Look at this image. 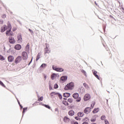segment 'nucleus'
I'll return each instance as SVG.
<instances>
[{
  "label": "nucleus",
  "instance_id": "f257e3e1",
  "mask_svg": "<svg viewBox=\"0 0 124 124\" xmlns=\"http://www.w3.org/2000/svg\"><path fill=\"white\" fill-rule=\"evenodd\" d=\"M8 30L6 32V34L7 36H12L13 35V32L11 31V29H12V27L11 26V24L10 23L8 24Z\"/></svg>",
  "mask_w": 124,
  "mask_h": 124
},
{
  "label": "nucleus",
  "instance_id": "f03ea898",
  "mask_svg": "<svg viewBox=\"0 0 124 124\" xmlns=\"http://www.w3.org/2000/svg\"><path fill=\"white\" fill-rule=\"evenodd\" d=\"M74 89V83L70 82V83L67 84L65 87L64 90L65 91H68V90H73Z\"/></svg>",
  "mask_w": 124,
  "mask_h": 124
},
{
  "label": "nucleus",
  "instance_id": "7ed1b4c3",
  "mask_svg": "<svg viewBox=\"0 0 124 124\" xmlns=\"http://www.w3.org/2000/svg\"><path fill=\"white\" fill-rule=\"evenodd\" d=\"M73 97L76 99L77 102H80L81 101V97H79V93H76L73 94Z\"/></svg>",
  "mask_w": 124,
  "mask_h": 124
},
{
  "label": "nucleus",
  "instance_id": "20e7f679",
  "mask_svg": "<svg viewBox=\"0 0 124 124\" xmlns=\"http://www.w3.org/2000/svg\"><path fill=\"white\" fill-rule=\"evenodd\" d=\"M8 24H7V26L5 25H3L1 28L0 30L1 32H4L5 31H8Z\"/></svg>",
  "mask_w": 124,
  "mask_h": 124
},
{
  "label": "nucleus",
  "instance_id": "39448f33",
  "mask_svg": "<svg viewBox=\"0 0 124 124\" xmlns=\"http://www.w3.org/2000/svg\"><path fill=\"white\" fill-rule=\"evenodd\" d=\"M52 69L53 70H55V71H57L58 72H62L63 71V69L62 68H58L57 67L52 66Z\"/></svg>",
  "mask_w": 124,
  "mask_h": 124
},
{
  "label": "nucleus",
  "instance_id": "423d86ee",
  "mask_svg": "<svg viewBox=\"0 0 124 124\" xmlns=\"http://www.w3.org/2000/svg\"><path fill=\"white\" fill-rule=\"evenodd\" d=\"M21 56L23 58V60L28 59V53H27V52L23 51L21 54Z\"/></svg>",
  "mask_w": 124,
  "mask_h": 124
},
{
  "label": "nucleus",
  "instance_id": "0eeeda50",
  "mask_svg": "<svg viewBox=\"0 0 124 124\" xmlns=\"http://www.w3.org/2000/svg\"><path fill=\"white\" fill-rule=\"evenodd\" d=\"M18 43H22L23 42V39L22 38V35L18 34L17 36Z\"/></svg>",
  "mask_w": 124,
  "mask_h": 124
},
{
  "label": "nucleus",
  "instance_id": "6e6552de",
  "mask_svg": "<svg viewBox=\"0 0 124 124\" xmlns=\"http://www.w3.org/2000/svg\"><path fill=\"white\" fill-rule=\"evenodd\" d=\"M91 99V95L89 93H87L85 95L84 97V101H87Z\"/></svg>",
  "mask_w": 124,
  "mask_h": 124
},
{
  "label": "nucleus",
  "instance_id": "1a4fd4ad",
  "mask_svg": "<svg viewBox=\"0 0 124 124\" xmlns=\"http://www.w3.org/2000/svg\"><path fill=\"white\" fill-rule=\"evenodd\" d=\"M8 61L9 62H14V57L12 55H10L8 57Z\"/></svg>",
  "mask_w": 124,
  "mask_h": 124
},
{
  "label": "nucleus",
  "instance_id": "9d476101",
  "mask_svg": "<svg viewBox=\"0 0 124 124\" xmlns=\"http://www.w3.org/2000/svg\"><path fill=\"white\" fill-rule=\"evenodd\" d=\"M9 42H10L11 44H14L16 41L13 37H10L9 38Z\"/></svg>",
  "mask_w": 124,
  "mask_h": 124
},
{
  "label": "nucleus",
  "instance_id": "9b49d317",
  "mask_svg": "<svg viewBox=\"0 0 124 124\" xmlns=\"http://www.w3.org/2000/svg\"><path fill=\"white\" fill-rule=\"evenodd\" d=\"M45 55H46V54H50L51 53V50H50V49L48 48V46H46L44 50Z\"/></svg>",
  "mask_w": 124,
  "mask_h": 124
},
{
  "label": "nucleus",
  "instance_id": "f8f14e48",
  "mask_svg": "<svg viewBox=\"0 0 124 124\" xmlns=\"http://www.w3.org/2000/svg\"><path fill=\"white\" fill-rule=\"evenodd\" d=\"M22 61V57L18 56L15 60V63H18Z\"/></svg>",
  "mask_w": 124,
  "mask_h": 124
},
{
  "label": "nucleus",
  "instance_id": "ddd939ff",
  "mask_svg": "<svg viewBox=\"0 0 124 124\" xmlns=\"http://www.w3.org/2000/svg\"><path fill=\"white\" fill-rule=\"evenodd\" d=\"M63 121L64 123H69L70 121V119H69V118L66 117V116H65L64 117L63 119Z\"/></svg>",
  "mask_w": 124,
  "mask_h": 124
},
{
  "label": "nucleus",
  "instance_id": "4468645a",
  "mask_svg": "<svg viewBox=\"0 0 124 124\" xmlns=\"http://www.w3.org/2000/svg\"><path fill=\"white\" fill-rule=\"evenodd\" d=\"M22 46L20 45L17 44L15 46V49L16 50H21Z\"/></svg>",
  "mask_w": 124,
  "mask_h": 124
},
{
  "label": "nucleus",
  "instance_id": "2eb2a0df",
  "mask_svg": "<svg viewBox=\"0 0 124 124\" xmlns=\"http://www.w3.org/2000/svg\"><path fill=\"white\" fill-rule=\"evenodd\" d=\"M91 112V108H86L84 109V113L85 114H89Z\"/></svg>",
  "mask_w": 124,
  "mask_h": 124
},
{
  "label": "nucleus",
  "instance_id": "dca6fc26",
  "mask_svg": "<svg viewBox=\"0 0 124 124\" xmlns=\"http://www.w3.org/2000/svg\"><path fill=\"white\" fill-rule=\"evenodd\" d=\"M93 74L95 76V77H96V78H97V79L99 80V76H98V75H97V71H94L93 72Z\"/></svg>",
  "mask_w": 124,
  "mask_h": 124
},
{
  "label": "nucleus",
  "instance_id": "f3484780",
  "mask_svg": "<svg viewBox=\"0 0 124 124\" xmlns=\"http://www.w3.org/2000/svg\"><path fill=\"white\" fill-rule=\"evenodd\" d=\"M61 81L62 82H64V81H66L67 80V76H62L61 78L60 79Z\"/></svg>",
  "mask_w": 124,
  "mask_h": 124
},
{
  "label": "nucleus",
  "instance_id": "a211bd4d",
  "mask_svg": "<svg viewBox=\"0 0 124 124\" xmlns=\"http://www.w3.org/2000/svg\"><path fill=\"white\" fill-rule=\"evenodd\" d=\"M25 51H26V52H29L30 51V44L29 43H28L27 45V46H26Z\"/></svg>",
  "mask_w": 124,
  "mask_h": 124
},
{
  "label": "nucleus",
  "instance_id": "6ab92c4d",
  "mask_svg": "<svg viewBox=\"0 0 124 124\" xmlns=\"http://www.w3.org/2000/svg\"><path fill=\"white\" fill-rule=\"evenodd\" d=\"M68 114L71 117H72V116L74 115V111L71 110L69 111Z\"/></svg>",
  "mask_w": 124,
  "mask_h": 124
},
{
  "label": "nucleus",
  "instance_id": "aec40b11",
  "mask_svg": "<svg viewBox=\"0 0 124 124\" xmlns=\"http://www.w3.org/2000/svg\"><path fill=\"white\" fill-rule=\"evenodd\" d=\"M57 75L56 74H52L51 77V78L52 80H54L55 78H56Z\"/></svg>",
  "mask_w": 124,
  "mask_h": 124
},
{
  "label": "nucleus",
  "instance_id": "412c9836",
  "mask_svg": "<svg viewBox=\"0 0 124 124\" xmlns=\"http://www.w3.org/2000/svg\"><path fill=\"white\" fill-rule=\"evenodd\" d=\"M63 96H64V97H69L70 96V94L68 93H64Z\"/></svg>",
  "mask_w": 124,
  "mask_h": 124
},
{
  "label": "nucleus",
  "instance_id": "4be33fe9",
  "mask_svg": "<svg viewBox=\"0 0 124 124\" xmlns=\"http://www.w3.org/2000/svg\"><path fill=\"white\" fill-rule=\"evenodd\" d=\"M78 117H83V116H84V113L79 112L78 113Z\"/></svg>",
  "mask_w": 124,
  "mask_h": 124
},
{
  "label": "nucleus",
  "instance_id": "5701e85b",
  "mask_svg": "<svg viewBox=\"0 0 124 124\" xmlns=\"http://www.w3.org/2000/svg\"><path fill=\"white\" fill-rule=\"evenodd\" d=\"M98 111H99V108H95L93 111V113L94 114H95V113H97V112H98Z\"/></svg>",
  "mask_w": 124,
  "mask_h": 124
},
{
  "label": "nucleus",
  "instance_id": "b1692460",
  "mask_svg": "<svg viewBox=\"0 0 124 124\" xmlns=\"http://www.w3.org/2000/svg\"><path fill=\"white\" fill-rule=\"evenodd\" d=\"M46 66H47V64H46V63H43V64L41 65L40 67H41V68H43V69H44V68H45L46 67Z\"/></svg>",
  "mask_w": 124,
  "mask_h": 124
},
{
  "label": "nucleus",
  "instance_id": "393cba45",
  "mask_svg": "<svg viewBox=\"0 0 124 124\" xmlns=\"http://www.w3.org/2000/svg\"><path fill=\"white\" fill-rule=\"evenodd\" d=\"M41 55L40 54V53H38L37 55V56L36 58V61L37 62V61H38L40 59V56Z\"/></svg>",
  "mask_w": 124,
  "mask_h": 124
},
{
  "label": "nucleus",
  "instance_id": "a878e982",
  "mask_svg": "<svg viewBox=\"0 0 124 124\" xmlns=\"http://www.w3.org/2000/svg\"><path fill=\"white\" fill-rule=\"evenodd\" d=\"M57 94H58V93H56V92H52L50 93V96L52 97L54 95H57Z\"/></svg>",
  "mask_w": 124,
  "mask_h": 124
},
{
  "label": "nucleus",
  "instance_id": "bb28decb",
  "mask_svg": "<svg viewBox=\"0 0 124 124\" xmlns=\"http://www.w3.org/2000/svg\"><path fill=\"white\" fill-rule=\"evenodd\" d=\"M83 86L84 87H85V88H86V89H89L90 88V87H89V85L86 83H83Z\"/></svg>",
  "mask_w": 124,
  "mask_h": 124
},
{
  "label": "nucleus",
  "instance_id": "cd10ccee",
  "mask_svg": "<svg viewBox=\"0 0 124 124\" xmlns=\"http://www.w3.org/2000/svg\"><path fill=\"white\" fill-rule=\"evenodd\" d=\"M83 122H90V119L88 117H85L83 119Z\"/></svg>",
  "mask_w": 124,
  "mask_h": 124
},
{
  "label": "nucleus",
  "instance_id": "c85d7f7f",
  "mask_svg": "<svg viewBox=\"0 0 124 124\" xmlns=\"http://www.w3.org/2000/svg\"><path fill=\"white\" fill-rule=\"evenodd\" d=\"M5 58L2 55H0V61H4Z\"/></svg>",
  "mask_w": 124,
  "mask_h": 124
},
{
  "label": "nucleus",
  "instance_id": "c756f323",
  "mask_svg": "<svg viewBox=\"0 0 124 124\" xmlns=\"http://www.w3.org/2000/svg\"><path fill=\"white\" fill-rule=\"evenodd\" d=\"M62 103L63 104H64V105H65L66 106H68V103L67 102V101H63Z\"/></svg>",
  "mask_w": 124,
  "mask_h": 124
},
{
  "label": "nucleus",
  "instance_id": "7c9ffc66",
  "mask_svg": "<svg viewBox=\"0 0 124 124\" xmlns=\"http://www.w3.org/2000/svg\"><path fill=\"white\" fill-rule=\"evenodd\" d=\"M57 95H58L60 99H62V94H60V93H57Z\"/></svg>",
  "mask_w": 124,
  "mask_h": 124
},
{
  "label": "nucleus",
  "instance_id": "2f4dec72",
  "mask_svg": "<svg viewBox=\"0 0 124 124\" xmlns=\"http://www.w3.org/2000/svg\"><path fill=\"white\" fill-rule=\"evenodd\" d=\"M67 101L69 103H72V102H73V99H72V98H69V99H68Z\"/></svg>",
  "mask_w": 124,
  "mask_h": 124
},
{
  "label": "nucleus",
  "instance_id": "473e14b6",
  "mask_svg": "<svg viewBox=\"0 0 124 124\" xmlns=\"http://www.w3.org/2000/svg\"><path fill=\"white\" fill-rule=\"evenodd\" d=\"M94 105H95V102H92V104L91 105V108L93 109V107H94Z\"/></svg>",
  "mask_w": 124,
  "mask_h": 124
},
{
  "label": "nucleus",
  "instance_id": "72a5a7b5",
  "mask_svg": "<svg viewBox=\"0 0 124 124\" xmlns=\"http://www.w3.org/2000/svg\"><path fill=\"white\" fill-rule=\"evenodd\" d=\"M0 85L2 86V87H3L4 88H5V85L4 84H3V82H2L1 81H0Z\"/></svg>",
  "mask_w": 124,
  "mask_h": 124
},
{
  "label": "nucleus",
  "instance_id": "f704fd0d",
  "mask_svg": "<svg viewBox=\"0 0 124 124\" xmlns=\"http://www.w3.org/2000/svg\"><path fill=\"white\" fill-rule=\"evenodd\" d=\"M96 121V118L95 117H93L91 119V122H95Z\"/></svg>",
  "mask_w": 124,
  "mask_h": 124
},
{
  "label": "nucleus",
  "instance_id": "c9c22d12",
  "mask_svg": "<svg viewBox=\"0 0 124 124\" xmlns=\"http://www.w3.org/2000/svg\"><path fill=\"white\" fill-rule=\"evenodd\" d=\"M43 100V96H41L38 99V101H42Z\"/></svg>",
  "mask_w": 124,
  "mask_h": 124
},
{
  "label": "nucleus",
  "instance_id": "e433bc0d",
  "mask_svg": "<svg viewBox=\"0 0 124 124\" xmlns=\"http://www.w3.org/2000/svg\"><path fill=\"white\" fill-rule=\"evenodd\" d=\"M27 110H28V108H24L23 109V114H24V113H25V112H26V111H27Z\"/></svg>",
  "mask_w": 124,
  "mask_h": 124
},
{
  "label": "nucleus",
  "instance_id": "4c0bfd02",
  "mask_svg": "<svg viewBox=\"0 0 124 124\" xmlns=\"http://www.w3.org/2000/svg\"><path fill=\"white\" fill-rule=\"evenodd\" d=\"M54 89H58V88H59V85H58L57 84H54Z\"/></svg>",
  "mask_w": 124,
  "mask_h": 124
},
{
  "label": "nucleus",
  "instance_id": "58836bf2",
  "mask_svg": "<svg viewBox=\"0 0 124 124\" xmlns=\"http://www.w3.org/2000/svg\"><path fill=\"white\" fill-rule=\"evenodd\" d=\"M105 118H106V117L105 116H102L101 117V120L103 121L104 120H105Z\"/></svg>",
  "mask_w": 124,
  "mask_h": 124
},
{
  "label": "nucleus",
  "instance_id": "ea45409f",
  "mask_svg": "<svg viewBox=\"0 0 124 124\" xmlns=\"http://www.w3.org/2000/svg\"><path fill=\"white\" fill-rule=\"evenodd\" d=\"M1 17L2 18H3V19H5V18H6V15L3 14V15H2Z\"/></svg>",
  "mask_w": 124,
  "mask_h": 124
},
{
  "label": "nucleus",
  "instance_id": "a19ab883",
  "mask_svg": "<svg viewBox=\"0 0 124 124\" xmlns=\"http://www.w3.org/2000/svg\"><path fill=\"white\" fill-rule=\"evenodd\" d=\"M29 31H30V32L31 33V34H33V31H32V30H31L30 29H29Z\"/></svg>",
  "mask_w": 124,
  "mask_h": 124
},
{
  "label": "nucleus",
  "instance_id": "79ce46f5",
  "mask_svg": "<svg viewBox=\"0 0 124 124\" xmlns=\"http://www.w3.org/2000/svg\"><path fill=\"white\" fill-rule=\"evenodd\" d=\"M75 119H76V120H77V121H80V120H81V119H80V118H79L78 117H76L75 118Z\"/></svg>",
  "mask_w": 124,
  "mask_h": 124
},
{
  "label": "nucleus",
  "instance_id": "37998d69",
  "mask_svg": "<svg viewBox=\"0 0 124 124\" xmlns=\"http://www.w3.org/2000/svg\"><path fill=\"white\" fill-rule=\"evenodd\" d=\"M17 30V28L16 27H13V31H15Z\"/></svg>",
  "mask_w": 124,
  "mask_h": 124
},
{
  "label": "nucleus",
  "instance_id": "c03bdc74",
  "mask_svg": "<svg viewBox=\"0 0 124 124\" xmlns=\"http://www.w3.org/2000/svg\"><path fill=\"white\" fill-rule=\"evenodd\" d=\"M105 124H109V122H108V120H105Z\"/></svg>",
  "mask_w": 124,
  "mask_h": 124
},
{
  "label": "nucleus",
  "instance_id": "a18cd8bd",
  "mask_svg": "<svg viewBox=\"0 0 124 124\" xmlns=\"http://www.w3.org/2000/svg\"><path fill=\"white\" fill-rule=\"evenodd\" d=\"M45 106L46 107V108H47L48 109H50V106L49 105H45Z\"/></svg>",
  "mask_w": 124,
  "mask_h": 124
},
{
  "label": "nucleus",
  "instance_id": "49530a36",
  "mask_svg": "<svg viewBox=\"0 0 124 124\" xmlns=\"http://www.w3.org/2000/svg\"><path fill=\"white\" fill-rule=\"evenodd\" d=\"M0 24H3V20H0Z\"/></svg>",
  "mask_w": 124,
  "mask_h": 124
},
{
  "label": "nucleus",
  "instance_id": "de8ad7c7",
  "mask_svg": "<svg viewBox=\"0 0 124 124\" xmlns=\"http://www.w3.org/2000/svg\"><path fill=\"white\" fill-rule=\"evenodd\" d=\"M82 73H84V74H85V75H86V71H85L84 70H82Z\"/></svg>",
  "mask_w": 124,
  "mask_h": 124
},
{
  "label": "nucleus",
  "instance_id": "09e8293b",
  "mask_svg": "<svg viewBox=\"0 0 124 124\" xmlns=\"http://www.w3.org/2000/svg\"><path fill=\"white\" fill-rule=\"evenodd\" d=\"M82 124H89V123L88 122H84Z\"/></svg>",
  "mask_w": 124,
  "mask_h": 124
},
{
  "label": "nucleus",
  "instance_id": "8fccbe9b",
  "mask_svg": "<svg viewBox=\"0 0 124 124\" xmlns=\"http://www.w3.org/2000/svg\"><path fill=\"white\" fill-rule=\"evenodd\" d=\"M31 62H32V58L31 60V61L29 63V64H31Z\"/></svg>",
  "mask_w": 124,
  "mask_h": 124
},
{
  "label": "nucleus",
  "instance_id": "3c124183",
  "mask_svg": "<svg viewBox=\"0 0 124 124\" xmlns=\"http://www.w3.org/2000/svg\"><path fill=\"white\" fill-rule=\"evenodd\" d=\"M20 107L21 108V109L23 108V106H22V105H20Z\"/></svg>",
  "mask_w": 124,
  "mask_h": 124
},
{
  "label": "nucleus",
  "instance_id": "603ef678",
  "mask_svg": "<svg viewBox=\"0 0 124 124\" xmlns=\"http://www.w3.org/2000/svg\"><path fill=\"white\" fill-rule=\"evenodd\" d=\"M44 78H45V80H46V76L44 75Z\"/></svg>",
  "mask_w": 124,
  "mask_h": 124
},
{
  "label": "nucleus",
  "instance_id": "864d4df0",
  "mask_svg": "<svg viewBox=\"0 0 124 124\" xmlns=\"http://www.w3.org/2000/svg\"><path fill=\"white\" fill-rule=\"evenodd\" d=\"M74 124H78V122H75V123H74Z\"/></svg>",
  "mask_w": 124,
  "mask_h": 124
},
{
  "label": "nucleus",
  "instance_id": "5fc2aeb1",
  "mask_svg": "<svg viewBox=\"0 0 124 124\" xmlns=\"http://www.w3.org/2000/svg\"><path fill=\"white\" fill-rule=\"evenodd\" d=\"M49 90H52V87H49Z\"/></svg>",
  "mask_w": 124,
  "mask_h": 124
},
{
  "label": "nucleus",
  "instance_id": "6e6d98bb",
  "mask_svg": "<svg viewBox=\"0 0 124 124\" xmlns=\"http://www.w3.org/2000/svg\"><path fill=\"white\" fill-rule=\"evenodd\" d=\"M18 104L19 106L21 105V104H20V103L19 102H18Z\"/></svg>",
  "mask_w": 124,
  "mask_h": 124
},
{
  "label": "nucleus",
  "instance_id": "4d7b16f0",
  "mask_svg": "<svg viewBox=\"0 0 124 124\" xmlns=\"http://www.w3.org/2000/svg\"><path fill=\"white\" fill-rule=\"evenodd\" d=\"M95 4H96V5H97V4L96 3V1H95Z\"/></svg>",
  "mask_w": 124,
  "mask_h": 124
}]
</instances>
